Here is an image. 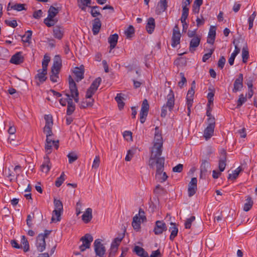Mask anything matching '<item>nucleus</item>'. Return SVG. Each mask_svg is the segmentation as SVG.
Listing matches in <instances>:
<instances>
[{
    "label": "nucleus",
    "instance_id": "473e14b6",
    "mask_svg": "<svg viewBox=\"0 0 257 257\" xmlns=\"http://www.w3.org/2000/svg\"><path fill=\"white\" fill-rule=\"evenodd\" d=\"M239 52L240 49L236 45H235V49L228 59V63L230 65H232L233 64L235 58Z\"/></svg>",
    "mask_w": 257,
    "mask_h": 257
},
{
    "label": "nucleus",
    "instance_id": "c85d7f7f",
    "mask_svg": "<svg viewBox=\"0 0 257 257\" xmlns=\"http://www.w3.org/2000/svg\"><path fill=\"white\" fill-rule=\"evenodd\" d=\"M214 128L212 126H207L204 131L203 137L206 140H208L211 138L214 134Z\"/></svg>",
    "mask_w": 257,
    "mask_h": 257
},
{
    "label": "nucleus",
    "instance_id": "2f4dec72",
    "mask_svg": "<svg viewBox=\"0 0 257 257\" xmlns=\"http://www.w3.org/2000/svg\"><path fill=\"white\" fill-rule=\"evenodd\" d=\"M25 4H17L11 6V4L9 3L8 6L7 10L10 11L11 10H14L20 12L23 10H25Z\"/></svg>",
    "mask_w": 257,
    "mask_h": 257
},
{
    "label": "nucleus",
    "instance_id": "f8f14e48",
    "mask_svg": "<svg viewBox=\"0 0 257 257\" xmlns=\"http://www.w3.org/2000/svg\"><path fill=\"white\" fill-rule=\"evenodd\" d=\"M59 141H54L52 138H47L46 140L45 151L47 154H50L52 152V147L54 146L56 149L59 147Z\"/></svg>",
    "mask_w": 257,
    "mask_h": 257
},
{
    "label": "nucleus",
    "instance_id": "864d4df0",
    "mask_svg": "<svg viewBox=\"0 0 257 257\" xmlns=\"http://www.w3.org/2000/svg\"><path fill=\"white\" fill-rule=\"evenodd\" d=\"M195 217L194 216H191L190 218H187L185 222V227L186 229H190L191 228L192 223L195 220Z\"/></svg>",
    "mask_w": 257,
    "mask_h": 257
},
{
    "label": "nucleus",
    "instance_id": "69168bd1",
    "mask_svg": "<svg viewBox=\"0 0 257 257\" xmlns=\"http://www.w3.org/2000/svg\"><path fill=\"white\" fill-rule=\"evenodd\" d=\"M148 113H147V112H142V111L140 112V120L142 123H143L145 121L146 118L148 115Z\"/></svg>",
    "mask_w": 257,
    "mask_h": 257
},
{
    "label": "nucleus",
    "instance_id": "ddd939ff",
    "mask_svg": "<svg viewBox=\"0 0 257 257\" xmlns=\"http://www.w3.org/2000/svg\"><path fill=\"white\" fill-rule=\"evenodd\" d=\"M181 34L177 26H176L173 31L171 46L175 48L180 42Z\"/></svg>",
    "mask_w": 257,
    "mask_h": 257
},
{
    "label": "nucleus",
    "instance_id": "052dcab7",
    "mask_svg": "<svg viewBox=\"0 0 257 257\" xmlns=\"http://www.w3.org/2000/svg\"><path fill=\"white\" fill-rule=\"evenodd\" d=\"M5 23L8 25V26L12 27V28H15L17 26V22L16 20H13L12 21H9V20H5Z\"/></svg>",
    "mask_w": 257,
    "mask_h": 257
},
{
    "label": "nucleus",
    "instance_id": "7ed1b4c3",
    "mask_svg": "<svg viewBox=\"0 0 257 257\" xmlns=\"http://www.w3.org/2000/svg\"><path fill=\"white\" fill-rule=\"evenodd\" d=\"M147 220L145 212L142 209H140L138 213L133 218L132 226L133 229L136 232H141L142 224L146 222Z\"/></svg>",
    "mask_w": 257,
    "mask_h": 257
},
{
    "label": "nucleus",
    "instance_id": "393cba45",
    "mask_svg": "<svg viewBox=\"0 0 257 257\" xmlns=\"http://www.w3.org/2000/svg\"><path fill=\"white\" fill-rule=\"evenodd\" d=\"M101 26V24L99 19H94L92 23V32L94 35H96L99 33Z\"/></svg>",
    "mask_w": 257,
    "mask_h": 257
},
{
    "label": "nucleus",
    "instance_id": "39448f33",
    "mask_svg": "<svg viewBox=\"0 0 257 257\" xmlns=\"http://www.w3.org/2000/svg\"><path fill=\"white\" fill-rule=\"evenodd\" d=\"M131 72V80L133 82L134 88L138 89L141 87V85L144 83V80L142 78L140 69L137 67L135 68L131 67L130 69Z\"/></svg>",
    "mask_w": 257,
    "mask_h": 257
},
{
    "label": "nucleus",
    "instance_id": "a19ab883",
    "mask_svg": "<svg viewBox=\"0 0 257 257\" xmlns=\"http://www.w3.org/2000/svg\"><path fill=\"white\" fill-rule=\"evenodd\" d=\"M56 22L57 21L54 18H49V17H47L44 20V23L48 27L54 26Z\"/></svg>",
    "mask_w": 257,
    "mask_h": 257
},
{
    "label": "nucleus",
    "instance_id": "c03bdc74",
    "mask_svg": "<svg viewBox=\"0 0 257 257\" xmlns=\"http://www.w3.org/2000/svg\"><path fill=\"white\" fill-rule=\"evenodd\" d=\"M91 10L90 13L93 17H96L98 16H100L101 14L99 12V9L101 8L98 6L91 7Z\"/></svg>",
    "mask_w": 257,
    "mask_h": 257
},
{
    "label": "nucleus",
    "instance_id": "cd10ccee",
    "mask_svg": "<svg viewBox=\"0 0 257 257\" xmlns=\"http://www.w3.org/2000/svg\"><path fill=\"white\" fill-rule=\"evenodd\" d=\"M155 27V20L153 18H150L146 26V30L149 34H152Z\"/></svg>",
    "mask_w": 257,
    "mask_h": 257
},
{
    "label": "nucleus",
    "instance_id": "a878e982",
    "mask_svg": "<svg viewBox=\"0 0 257 257\" xmlns=\"http://www.w3.org/2000/svg\"><path fill=\"white\" fill-rule=\"evenodd\" d=\"M23 57L21 52H18L11 58L10 62L15 64H19L23 62Z\"/></svg>",
    "mask_w": 257,
    "mask_h": 257
},
{
    "label": "nucleus",
    "instance_id": "4d7b16f0",
    "mask_svg": "<svg viewBox=\"0 0 257 257\" xmlns=\"http://www.w3.org/2000/svg\"><path fill=\"white\" fill-rule=\"evenodd\" d=\"M246 101V98L244 96L243 94H240L237 100V107H239L241 106L243 104V103H244Z\"/></svg>",
    "mask_w": 257,
    "mask_h": 257
},
{
    "label": "nucleus",
    "instance_id": "f704fd0d",
    "mask_svg": "<svg viewBox=\"0 0 257 257\" xmlns=\"http://www.w3.org/2000/svg\"><path fill=\"white\" fill-rule=\"evenodd\" d=\"M47 70L43 71V69H39L38 71V74L36 76V78H38L40 82H44L46 79V75L47 74Z\"/></svg>",
    "mask_w": 257,
    "mask_h": 257
},
{
    "label": "nucleus",
    "instance_id": "20e7f679",
    "mask_svg": "<svg viewBox=\"0 0 257 257\" xmlns=\"http://www.w3.org/2000/svg\"><path fill=\"white\" fill-rule=\"evenodd\" d=\"M167 102L163 105L161 109V116L163 117H165L168 113V110L169 111H172L175 105V96L174 93L172 89H170L169 93L167 95Z\"/></svg>",
    "mask_w": 257,
    "mask_h": 257
},
{
    "label": "nucleus",
    "instance_id": "9b49d317",
    "mask_svg": "<svg viewBox=\"0 0 257 257\" xmlns=\"http://www.w3.org/2000/svg\"><path fill=\"white\" fill-rule=\"evenodd\" d=\"M93 239L92 236L90 234H86L82 237L80 240L82 241V244L79 246L80 251H84L87 248H89Z\"/></svg>",
    "mask_w": 257,
    "mask_h": 257
},
{
    "label": "nucleus",
    "instance_id": "72a5a7b5",
    "mask_svg": "<svg viewBox=\"0 0 257 257\" xmlns=\"http://www.w3.org/2000/svg\"><path fill=\"white\" fill-rule=\"evenodd\" d=\"M171 226L169 228V231L171 232L170 239L172 240L177 236L178 229L175 223H171Z\"/></svg>",
    "mask_w": 257,
    "mask_h": 257
},
{
    "label": "nucleus",
    "instance_id": "13d9d810",
    "mask_svg": "<svg viewBox=\"0 0 257 257\" xmlns=\"http://www.w3.org/2000/svg\"><path fill=\"white\" fill-rule=\"evenodd\" d=\"M99 164L100 158L98 156H96L93 160L92 168L95 169H97L99 166Z\"/></svg>",
    "mask_w": 257,
    "mask_h": 257
},
{
    "label": "nucleus",
    "instance_id": "0eeeda50",
    "mask_svg": "<svg viewBox=\"0 0 257 257\" xmlns=\"http://www.w3.org/2000/svg\"><path fill=\"white\" fill-rule=\"evenodd\" d=\"M45 125L44 127V133L46 135V138H52L53 133L52 128L53 124L52 116L51 115H45L44 116Z\"/></svg>",
    "mask_w": 257,
    "mask_h": 257
},
{
    "label": "nucleus",
    "instance_id": "423d86ee",
    "mask_svg": "<svg viewBox=\"0 0 257 257\" xmlns=\"http://www.w3.org/2000/svg\"><path fill=\"white\" fill-rule=\"evenodd\" d=\"M54 204L55 209L53 211L51 220L52 222H58L61 220V215L63 210V204L60 200L55 199Z\"/></svg>",
    "mask_w": 257,
    "mask_h": 257
},
{
    "label": "nucleus",
    "instance_id": "6e6d98bb",
    "mask_svg": "<svg viewBox=\"0 0 257 257\" xmlns=\"http://www.w3.org/2000/svg\"><path fill=\"white\" fill-rule=\"evenodd\" d=\"M82 202L79 200L76 204V214L77 216H78L82 212Z\"/></svg>",
    "mask_w": 257,
    "mask_h": 257
},
{
    "label": "nucleus",
    "instance_id": "7c9ffc66",
    "mask_svg": "<svg viewBox=\"0 0 257 257\" xmlns=\"http://www.w3.org/2000/svg\"><path fill=\"white\" fill-rule=\"evenodd\" d=\"M53 35L55 38L59 40L61 39L63 36V29L58 26L54 27L53 29Z\"/></svg>",
    "mask_w": 257,
    "mask_h": 257
},
{
    "label": "nucleus",
    "instance_id": "79ce46f5",
    "mask_svg": "<svg viewBox=\"0 0 257 257\" xmlns=\"http://www.w3.org/2000/svg\"><path fill=\"white\" fill-rule=\"evenodd\" d=\"M115 99L117 103L118 108L120 110L123 108L124 102H123V98L121 96V94H117L115 97Z\"/></svg>",
    "mask_w": 257,
    "mask_h": 257
},
{
    "label": "nucleus",
    "instance_id": "6e6552de",
    "mask_svg": "<svg viewBox=\"0 0 257 257\" xmlns=\"http://www.w3.org/2000/svg\"><path fill=\"white\" fill-rule=\"evenodd\" d=\"M69 89L71 92V95H70V96L71 98H72V99L74 98V101L76 102H78L79 101V93L76 87V83L71 76H69Z\"/></svg>",
    "mask_w": 257,
    "mask_h": 257
},
{
    "label": "nucleus",
    "instance_id": "680f3d73",
    "mask_svg": "<svg viewBox=\"0 0 257 257\" xmlns=\"http://www.w3.org/2000/svg\"><path fill=\"white\" fill-rule=\"evenodd\" d=\"M180 75L181 77V80L178 82V85L181 88L183 87L184 84L186 83L187 81L183 73H180Z\"/></svg>",
    "mask_w": 257,
    "mask_h": 257
},
{
    "label": "nucleus",
    "instance_id": "c756f323",
    "mask_svg": "<svg viewBox=\"0 0 257 257\" xmlns=\"http://www.w3.org/2000/svg\"><path fill=\"white\" fill-rule=\"evenodd\" d=\"M133 251L141 257H149L148 253L145 251L144 248L139 246H135Z\"/></svg>",
    "mask_w": 257,
    "mask_h": 257
},
{
    "label": "nucleus",
    "instance_id": "1a4fd4ad",
    "mask_svg": "<svg viewBox=\"0 0 257 257\" xmlns=\"http://www.w3.org/2000/svg\"><path fill=\"white\" fill-rule=\"evenodd\" d=\"M196 87V84L195 81H193L191 83V87L189 89L187 96H186V100H187V109L188 110H190V108H191L193 101V96L195 93V88Z\"/></svg>",
    "mask_w": 257,
    "mask_h": 257
},
{
    "label": "nucleus",
    "instance_id": "49530a36",
    "mask_svg": "<svg viewBox=\"0 0 257 257\" xmlns=\"http://www.w3.org/2000/svg\"><path fill=\"white\" fill-rule=\"evenodd\" d=\"M32 35V31L28 30L26 32V34L22 36V40L24 42L29 43L31 39Z\"/></svg>",
    "mask_w": 257,
    "mask_h": 257
},
{
    "label": "nucleus",
    "instance_id": "338daca9",
    "mask_svg": "<svg viewBox=\"0 0 257 257\" xmlns=\"http://www.w3.org/2000/svg\"><path fill=\"white\" fill-rule=\"evenodd\" d=\"M216 35V29L214 27H211L209 30L208 36L215 38Z\"/></svg>",
    "mask_w": 257,
    "mask_h": 257
},
{
    "label": "nucleus",
    "instance_id": "2eb2a0df",
    "mask_svg": "<svg viewBox=\"0 0 257 257\" xmlns=\"http://www.w3.org/2000/svg\"><path fill=\"white\" fill-rule=\"evenodd\" d=\"M197 179L196 177L192 178L188 184V196L191 197L195 193L197 189Z\"/></svg>",
    "mask_w": 257,
    "mask_h": 257
},
{
    "label": "nucleus",
    "instance_id": "9d476101",
    "mask_svg": "<svg viewBox=\"0 0 257 257\" xmlns=\"http://www.w3.org/2000/svg\"><path fill=\"white\" fill-rule=\"evenodd\" d=\"M94 247L95 254L97 256L102 257L105 253V248L104 245L101 243V240L100 239H96L94 242Z\"/></svg>",
    "mask_w": 257,
    "mask_h": 257
},
{
    "label": "nucleus",
    "instance_id": "3c124183",
    "mask_svg": "<svg viewBox=\"0 0 257 257\" xmlns=\"http://www.w3.org/2000/svg\"><path fill=\"white\" fill-rule=\"evenodd\" d=\"M67 157L70 164L72 163L78 159V156L74 152H71L67 155Z\"/></svg>",
    "mask_w": 257,
    "mask_h": 257
},
{
    "label": "nucleus",
    "instance_id": "aec40b11",
    "mask_svg": "<svg viewBox=\"0 0 257 257\" xmlns=\"http://www.w3.org/2000/svg\"><path fill=\"white\" fill-rule=\"evenodd\" d=\"M44 162L41 166V169L43 172L47 173L51 168V164L47 155L44 157Z\"/></svg>",
    "mask_w": 257,
    "mask_h": 257
},
{
    "label": "nucleus",
    "instance_id": "37998d69",
    "mask_svg": "<svg viewBox=\"0 0 257 257\" xmlns=\"http://www.w3.org/2000/svg\"><path fill=\"white\" fill-rule=\"evenodd\" d=\"M50 61V58L45 55L44 56V58L42 61V68L43 69V71H45L47 70V66L48 65L49 62Z\"/></svg>",
    "mask_w": 257,
    "mask_h": 257
},
{
    "label": "nucleus",
    "instance_id": "c9c22d12",
    "mask_svg": "<svg viewBox=\"0 0 257 257\" xmlns=\"http://www.w3.org/2000/svg\"><path fill=\"white\" fill-rule=\"evenodd\" d=\"M60 10L59 8H55L53 6H51L48 11V17L51 18H54Z\"/></svg>",
    "mask_w": 257,
    "mask_h": 257
},
{
    "label": "nucleus",
    "instance_id": "0e129e2a",
    "mask_svg": "<svg viewBox=\"0 0 257 257\" xmlns=\"http://www.w3.org/2000/svg\"><path fill=\"white\" fill-rule=\"evenodd\" d=\"M183 167V165L179 164L173 168V171L174 172L180 173L182 171Z\"/></svg>",
    "mask_w": 257,
    "mask_h": 257
},
{
    "label": "nucleus",
    "instance_id": "6ab92c4d",
    "mask_svg": "<svg viewBox=\"0 0 257 257\" xmlns=\"http://www.w3.org/2000/svg\"><path fill=\"white\" fill-rule=\"evenodd\" d=\"M65 96H67V114L68 115H71L75 110V105L73 103L72 99L70 97V95L68 93H66Z\"/></svg>",
    "mask_w": 257,
    "mask_h": 257
},
{
    "label": "nucleus",
    "instance_id": "e2e57ef3",
    "mask_svg": "<svg viewBox=\"0 0 257 257\" xmlns=\"http://www.w3.org/2000/svg\"><path fill=\"white\" fill-rule=\"evenodd\" d=\"M207 124H208L207 126H212V127H215V118L213 116L211 117H208L207 119Z\"/></svg>",
    "mask_w": 257,
    "mask_h": 257
},
{
    "label": "nucleus",
    "instance_id": "412c9836",
    "mask_svg": "<svg viewBox=\"0 0 257 257\" xmlns=\"http://www.w3.org/2000/svg\"><path fill=\"white\" fill-rule=\"evenodd\" d=\"M126 228L122 230L121 232L118 234V236L115 237L112 241L111 245L118 248V246L121 241L122 238L124 236Z\"/></svg>",
    "mask_w": 257,
    "mask_h": 257
},
{
    "label": "nucleus",
    "instance_id": "603ef678",
    "mask_svg": "<svg viewBox=\"0 0 257 257\" xmlns=\"http://www.w3.org/2000/svg\"><path fill=\"white\" fill-rule=\"evenodd\" d=\"M256 17V13L254 12L248 18V29H251L253 27V21Z\"/></svg>",
    "mask_w": 257,
    "mask_h": 257
},
{
    "label": "nucleus",
    "instance_id": "b1692460",
    "mask_svg": "<svg viewBox=\"0 0 257 257\" xmlns=\"http://www.w3.org/2000/svg\"><path fill=\"white\" fill-rule=\"evenodd\" d=\"M118 36L116 34L111 35L108 38V42L110 44V51L115 48L117 43Z\"/></svg>",
    "mask_w": 257,
    "mask_h": 257
},
{
    "label": "nucleus",
    "instance_id": "5701e85b",
    "mask_svg": "<svg viewBox=\"0 0 257 257\" xmlns=\"http://www.w3.org/2000/svg\"><path fill=\"white\" fill-rule=\"evenodd\" d=\"M200 42V37H194L192 38L190 42L189 50L191 52L195 51L196 48L199 46Z\"/></svg>",
    "mask_w": 257,
    "mask_h": 257
},
{
    "label": "nucleus",
    "instance_id": "f3484780",
    "mask_svg": "<svg viewBox=\"0 0 257 257\" xmlns=\"http://www.w3.org/2000/svg\"><path fill=\"white\" fill-rule=\"evenodd\" d=\"M36 246L38 251H43L46 248L45 239L42 234H39L37 237Z\"/></svg>",
    "mask_w": 257,
    "mask_h": 257
},
{
    "label": "nucleus",
    "instance_id": "ea45409f",
    "mask_svg": "<svg viewBox=\"0 0 257 257\" xmlns=\"http://www.w3.org/2000/svg\"><path fill=\"white\" fill-rule=\"evenodd\" d=\"M167 8V2L166 0H161L158 4L157 9L160 13L164 12Z\"/></svg>",
    "mask_w": 257,
    "mask_h": 257
},
{
    "label": "nucleus",
    "instance_id": "e433bc0d",
    "mask_svg": "<svg viewBox=\"0 0 257 257\" xmlns=\"http://www.w3.org/2000/svg\"><path fill=\"white\" fill-rule=\"evenodd\" d=\"M210 167L209 163L205 160L202 162L200 167V177L205 175L207 171V169Z\"/></svg>",
    "mask_w": 257,
    "mask_h": 257
},
{
    "label": "nucleus",
    "instance_id": "de8ad7c7",
    "mask_svg": "<svg viewBox=\"0 0 257 257\" xmlns=\"http://www.w3.org/2000/svg\"><path fill=\"white\" fill-rule=\"evenodd\" d=\"M226 157L223 156L221 158L219 162V169L220 172H223L226 167Z\"/></svg>",
    "mask_w": 257,
    "mask_h": 257
},
{
    "label": "nucleus",
    "instance_id": "5fc2aeb1",
    "mask_svg": "<svg viewBox=\"0 0 257 257\" xmlns=\"http://www.w3.org/2000/svg\"><path fill=\"white\" fill-rule=\"evenodd\" d=\"M149 108V105L148 101L147 99L144 100L142 105L141 111L148 113Z\"/></svg>",
    "mask_w": 257,
    "mask_h": 257
},
{
    "label": "nucleus",
    "instance_id": "4be33fe9",
    "mask_svg": "<svg viewBox=\"0 0 257 257\" xmlns=\"http://www.w3.org/2000/svg\"><path fill=\"white\" fill-rule=\"evenodd\" d=\"M92 218V209L87 208L82 216V220L85 223L89 222Z\"/></svg>",
    "mask_w": 257,
    "mask_h": 257
},
{
    "label": "nucleus",
    "instance_id": "774afa93",
    "mask_svg": "<svg viewBox=\"0 0 257 257\" xmlns=\"http://www.w3.org/2000/svg\"><path fill=\"white\" fill-rule=\"evenodd\" d=\"M42 10H39L34 12L33 17L35 19H39L42 16Z\"/></svg>",
    "mask_w": 257,
    "mask_h": 257
},
{
    "label": "nucleus",
    "instance_id": "58836bf2",
    "mask_svg": "<svg viewBox=\"0 0 257 257\" xmlns=\"http://www.w3.org/2000/svg\"><path fill=\"white\" fill-rule=\"evenodd\" d=\"M245 201L246 202L244 204L243 209L244 211H248L252 206L253 201L250 197H247Z\"/></svg>",
    "mask_w": 257,
    "mask_h": 257
},
{
    "label": "nucleus",
    "instance_id": "a18cd8bd",
    "mask_svg": "<svg viewBox=\"0 0 257 257\" xmlns=\"http://www.w3.org/2000/svg\"><path fill=\"white\" fill-rule=\"evenodd\" d=\"M241 171V168L238 167L233 172L232 174H229L228 178L229 179H235L238 177Z\"/></svg>",
    "mask_w": 257,
    "mask_h": 257
},
{
    "label": "nucleus",
    "instance_id": "09e8293b",
    "mask_svg": "<svg viewBox=\"0 0 257 257\" xmlns=\"http://www.w3.org/2000/svg\"><path fill=\"white\" fill-rule=\"evenodd\" d=\"M241 55L243 62L246 63L248 58V51L246 47L242 48Z\"/></svg>",
    "mask_w": 257,
    "mask_h": 257
},
{
    "label": "nucleus",
    "instance_id": "dca6fc26",
    "mask_svg": "<svg viewBox=\"0 0 257 257\" xmlns=\"http://www.w3.org/2000/svg\"><path fill=\"white\" fill-rule=\"evenodd\" d=\"M167 229L166 224L162 221H157L156 222L155 227L154 229V232L155 234L159 235L162 234L164 231Z\"/></svg>",
    "mask_w": 257,
    "mask_h": 257
},
{
    "label": "nucleus",
    "instance_id": "a211bd4d",
    "mask_svg": "<svg viewBox=\"0 0 257 257\" xmlns=\"http://www.w3.org/2000/svg\"><path fill=\"white\" fill-rule=\"evenodd\" d=\"M61 67V60L58 56H56L54 61L53 65L51 68V73L59 74V70Z\"/></svg>",
    "mask_w": 257,
    "mask_h": 257
},
{
    "label": "nucleus",
    "instance_id": "bf43d9fd",
    "mask_svg": "<svg viewBox=\"0 0 257 257\" xmlns=\"http://www.w3.org/2000/svg\"><path fill=\"white\" fill-rule=\"evenodd\" d=\"M226 62V59L224 56H221L218 62V67L222 69L224 66V64Z\"/></svg>",
    "mask_w": 257,
    "mask_h": 257
},
{
    "label": "nucleus",
    "instance_id": "bb28decb",
    "mask_svg": "<svg viewBox=\"0 0 257 257\" xmlns=\"http://www.w3.org/2000/svg\"><path fill=\"white\" fill-rule=\"evenodd\" d=\"M77 81L81 80L84 77V69L82 68L76 67L73 71Z\"/></svg>",
    "mask_w": 257,
    "mask_h": 257
},
{
    "label": "nucleus",
    "instance_id": "4468645a",
    "mask_svg": "<svg viewBox=\"0 0 257 257\" xmlns=\"http://www.w3.org/2000/svg\"><path fill=\"white\" fill-rule=\"evenodd\" d=\"M243 86V74L240 73L234 81L233 88L232 89L233 92L236 93L237 91H241Z\"/></svg>",
    "mask_w": 257,
    "mask_h": 257
},
{
    "label": "nucleus",
    "instance_id": "f03ea898",
    "mask_svg": "<svg viewBox=\"0 0 257 257\" xmlns=\"http://www.w3.org/2000/svg\"><path fill=\"white\" fill-rule=\"evenodd\" d=\"M101 82V78L100 77H97L91 83L89 88L87 89L86 94V98H88L90 100L87 101H83L81 102L80 105L81 108H85L86 107L91 106L92 105L93 103V99L91 98L93 94L95 93L96 91L97 90L100 83Z\"/></svg>",
    "mask_w": 257,
    "mask_h": 257
},
{
    "label": "nucleus",
    "instance_id": "f257e3e1",
    "mask_svg": "<svg viewBox=\"0 0 257 257\" xmlns=\"http://www.w3.org/2000/svg\"><path fill=\"white\" fill-rule=\"evenodd\" d=\"M163 146V139L161 134L159 133L158 127L155 128V134L154 141V145L151 151V155L149 160V165L154 168L156 167V178L160 182L165 181L168 176L165 172H163L165 159L160 157L162 154Z\"/></svg>",
    "mask_w": 257,
    "mask_h": 257
},
{
    "label": "nucleus",
    "instance_id": "8fccbe9b",
    "mask_svg": "<svg viewBox=\"0 0 257 257\" xmlns=\"http://www.w3.org/2000/svg\"><path fill=\"white\" fill-rule=\"evenodd\" d=\"M65 174L64 172H62L59 177L57 179L55 182V185L59 187H60L65 180Z\"/></svg>",
    "mask_w": 257,
    "mask_h": 257
},
{
    "label": "nucleus",
    "instance_id": "4c0bfd02",
    "mask_svg": "<svg viewBox=\"0 0 257 257\" xmlns=\"http://www.w3.org/2000/svg\"><path fill=\"white\" fill-rule=\"evenodd\" d=\"M21 243V244L20 246H21V248H23L25 252H27L29 250V244L25 236H22Z\"/></svg>",
    "mask_w": 257,
    "mask_h": 257
}]
</instances>
